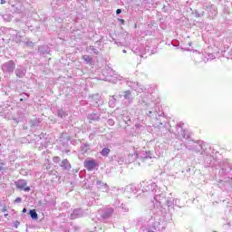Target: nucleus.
<instances>
[{
  "mask_svg": "<svg viewBox=\"0 0 232 232\" xmlns=\"http://www.w3.org/2000/svg\"><path fill=\"white\" fill-rule=\"evenodd\" d=\"M82 59H83V61H85V63H87V64H92V57H90L88 55H83Z\"/></svg>",
  "mask_w": 232,
  "mask_h": 232,
  "instance_id": "obj_12",
  "label": "nucleus"
},
{
  "mask_svg": "<svg viewBox=\"0 0 232 232\" xmlns=\"http://www.w3.org/2000/svg\"><path fill=\"white\" fill-rule=\"evenodd\" d=\"M159 226H160V222L155 223V225H154L155 229H157V227H159Z\"/></svg>",
  "mask_w": 232,
  "mask_h": 232,
  "instance_id": "obj_22",
  "label": "nucleus"
},
{
  "mask_svg": "<svg viewBox=\"0 0 232 232\" xmlns=\"http://www.w3.org/2000/svg\"><path fill=\"white\" fill-rule=\"evenodd\" d=\"M61 167L64 168V169H70V162H68V160H63L61 163Z\"/></svg>",
  "mask_w": 232,
  "mask_h": 232,
  "instance_id": "obj_7",
  "label": "nucleus"
},
{
  "mask_svg": "<svg viewBox=\"0 0 232 232\" xmlns=\"http://www.w3.org/2000/svg\"><path fill=\"white\" fill-rule=\"evenodd\" d=\"M21 33H16V38H15V42L16 43H21Z\"/></svg>",
  "mask_w": 232,
  "mask_h": 232,
  "instance_id": "obj_16",
  "label": "nucleus"
},
{
  "mask_svg": "<svg viewBox=\"0 0 232 232\" xmlns=\"http://www.w3.org/2000/svg\"><path fill=\"white\" fill-rule=\"evenodd\" d=\"M16 188L22 189L23 191H30V187H26V180L19 179L16 182Z\"/></svg>",
  "mask_w": 232,
  "mask_h": 232,
  "instance_id": "obj_3",
  "label": "nucleus"
},
{
  "mask_svg": "<svg viewBox=\"0 0 232 232\" xmlns=\"http://www.w3.org/2000/svg\"><path fill=\"white\" fill-rule=\"evenodd\" d=\"M121 12H122V10H121V9H117V10H116V14H121Z\"/></svg>",
  "mask_w": 232,
  "mask_h": 232,
  "instance_id": "obj_24",
  "label": "nucleus"
},
{
  "mask_svg": "<svg viewBox=\"0 0 232 232\" xmlns=\"http://www.w3.org/2000/svg\"><path fill=\"white\" fill-rule=\"evenodd\" d=\"M107 122H108L109 126H113L115 124V121L111 119L108 120Z\"/></svg>",
  "mask_w": 232,
  "mask_h": 232,
  "instance_id": "obj_19",
  "label": "nucleus"
},
{
  "mask_svg": "<svg viewBox=\"0 0 232 232\" xmlns=\"http://www.w3.org/2000/svg\"><path fill=\"white\" fill-rule=\"evenodd\" d=\"M23 213H26V208H24V209H23Z\"/></svg>",
  "mask_w": 232,
  "mask_h": 232,
  "instance_id": "obj_28",
  "label": "nucleus"
},
{
  "mask_svg": "<svg viewBox=\"0 0 232 232\" xmlns=\"http://www.w3.org/2000/svg\"><path fill=\"white\" fill-rule=\"evenodd\" d=\"M79 217H82V210L81 208L74 209L72 214H71L72 220H75Z\"/></svg>",
  "mask_w": 232,
  "mask_h": 232,
  "instance_id": "obj_5",
  "label": "nucleus"
},
{
  "mask_svg": "<svg viewBox=\"0 0 232 232\" xmlns=\"http://www.w3.org/2000/svg\"><path fill=\"white\" fill-rule=\"evenodd\" d=\"M123 53H126V50H123Z\"/></svg>",
  "mask_w": 232,
  "mask_h": 232,
  "instance_id": "obj_29",
  "label": "nucleus"
},
{
  "mask_svg": "<svg viewBox=\"0 0 232 232\" xmlns=\"http://www.w3.org/2000/svg\"><path fill=\"white\" fill-rule=\"evenodd\" d=\"M120 21H121V23L122 24H124V20L120 19Z\"/></svg>",
  "mask_w": 232,
  "mask_h": 232,
  "instance_id": "obj_26",
  "label": "nucleus"
},
{
  "mask_svg": "<svg viewBox=\"0 0 232 232\" xmlns=\"http://www.w3.org/2000/svg\"><path fill=\"white\" fill-rule=\"evenodd\" d=\"M92 99L94 101V106H99V101L101 99V96H99V94H95L92 96Z\"/></svg>",
  "mask_w": 232,
  "mask_h": 232,
  "instance_id": "obj_10",
  "label": "nucleus"
},
{
  "mask_svg": "<svg viewBox=\"0 0 232 232\" xmlns=\"http://www.w3.org/2000/svg\"><path fill=\"white\" fill-rule=\"evenodd\" d=\"M110 213H113V210H111Z\"/></svg>",
  "mask_w": 232,
  "mask_h": 232,
  "instance_id": "obj_31",
  "label": "nucleus"
},
{
  "mask_svg": "<svg viewBox=\"0 0 232 232\" xmlns=\"http://www.w3.org/2000/svg\"><path fill=\"white\" fill-rule=\"evenodd\" d=\"M101 153H102V157H108V155H110V149L104 148L102 150Z\"/></svg>",
  "mask_w": 232,
  "mask_h": 232,
  "instance_id": "obj_11",
  "label": "nucleus"
},
{
  "mask_svg": "<svg viewBox=\"0 0 232 232\" xmlns=\"http://www.w3.org/2000/svg\"><path fill=\"white\" fill-rule=\"evenodd\" d=\"M5 3H6V1L1 0V5H5Z\"/></svg>",
  "mask_w": 232,
  "mask_h": 232,
  "instance_id": "obj_25",
  "label": "nucleus"
},
{
  "mask_svg": "<svg viewBox=\"0 0 232 232\" xmlns=\"http://www.w3.org/2000/svg\"><path fill=\"white\" fill-rule=\"evenodd\" d=\"M87 52H90V53L92 52V53H95V55H99V50L93 46L88 47Z\"/></svg>",
  "mask_w": 232,
  "mask_h": 232,
  "instance_id": "obj_9",
  "label": "nucleus"
},
{
  "mask_svg": "<svg viewBox=\"0 0 232 232\" xmlns=\"http://www.w3.org/2000/svg\"><path fill=\"white\" fill-rule=\"evenodd\" d=\"M123 97L124 99H127L128 101H130V97H131V92H130V91L123 92Z\"/></svg>",
  "mask_w": 232,
  "mask_h": 232,
  "instance_id": "obj_15",
  "label": "nucleus"
},
{
  "mask_svg": "<svg viewBox=\"0 0 232 232\" xmlns=\"http://www.w3.org/2000/svg\"><path fill=\"white\" fill-rule=\"evenodd\" d=\"M16 77H24V73H26V71L25 70H21V69H17L16 72Z\"/></svg>",
  "mask_w": 232,
  "mask_h": 232,
  "instance_id": "obj_8",
  "label": "nucleus"
},
{
  "mask_svg": "<svg viewBox=\"0 0 232 232\" xmlns=\"http://www.w3.org/2000/svg\"><path fill=\"white\" fill-rule=\"evenodd\" d=\"M21 200H22L21 198H16L14 202L19 203V202H21Z\"/></svg>",
  "mask_w": 232,
  "mask_h": 232,
  "instance_id": "obj_23",
  "label": "nucleus"
},
{
  "mask_svg": "<svg viewBox=\"0 0 232 232\" xmlns=\"http://www.w3.org/2000/svg\"><path fill=\"white\" fill-rule=\"evenodd\" d=\"M4 19H6V15L4 16Z\"/></svg>",
  "mask_w": 232,
  "mask_h": 232,
  "instance_id": "obj_30",
  "label": "nucleus"
},
{
  "mask_svg": "<svg viewBox=\"0 0 232 232\" xmlns=\"http://www.w3.org/2000/svg\"><path fill=\"white\" fill-rule=\"evenodd\" d=\"M96 164L93 160H86L84 161V168L88 169L89 171H92V169H95Z\"/></svg>",
  "mask_w": 232,
  "mask_h": 232,
  "instance_id": "obj_4",
  "label": "nucleus"
},
{
  "mask_svg": "<svg viewBox=\"0 0 232 232\" xmlns=\"http://www.w3.org/2000/svg\"><path fill=\"white\" fill-rule=\"evenodd\" d=\"M58 115L59 117H64L66 115V112H64V111L62 110L58 111Z\"/></svg>",
  "mask_w": 232,
  "mask_h": 232,
  "instance_id": "obj_18",
  "label": "nucleus"
},
{
  "mask_svg": "<svg viewBox=\"0 0 232 232\" xmlns=\"http://www.w3.org/2000/svg\"><path fill=\"white\" fill-rule=\"evenodd\" d=\"M181 135L183 137V139H188L189 136L188 134H186V130H181Z\"/></svg>",
  "mask_w": 232,
  "mask_h": 232,
  "instance_id": "obj_17",
  "label": "nucleus"
},
{
  "mask_svg": "<svg viewBox=\"0 0 232 232\" xmlns=\"http://www.w3.org/2000/svg\"><path fill=\"white\" fill-rule=\"evenodd\" d=\"M89 119L91 121H99V114H90Z\"/></svg>",
  "mask_w": 232,
  "mask_h": 232,
  "instance_id": "obj_14",
  "label": "nucleus"
},
{
  "mask_svg": "<svg viewBox=\"0 0 232 232\" xmlns=\"http://www.w3.org/2000/svg\"><path fill=\"white\" fill-rule=\"evenodd\" d=\"M148 115H149V117L151 116V111H149Z\"/></svg>",
  "mask_w": 232,
  "mask_h": 232,
  "instance_id": "obj_27",
  "label": "nucleus"
},
{
  "mask_svg": "<svg viewBox=\"0 0 232 232\" xmlns=\"http://www.w3.org/2000/svg\"><path fill=\"white\" fill-rule=\"evenodd\" d=\"M2 70L3 72L10 73L15 70V63L12 61H9L2 65Z\"/></svg>",
  "mask_w": 232,
  "mask_h": 232,
  "instance_id": "obj_1",
  "label": "nucleus"
},
{
  "mask_svg": "<svg viewBox=\"0 0 232 232\" xmlns=\"http://www.w3.org/2000/svg\"><path fill=\"white\" fill-rule=\"evenodd\" d=\"M29 214H30L31 218H33V220H36L37 212H35V210H30Z\"/></svg>",
  "mask_w": 232,
  "mask_h": 232,
  "instance_id": "obj_13",
  "label": "nucleus"
},
{
  "mask_svg": "<svg viewBox=\"0 0 232 232\" xmlns=\"http://www.w3.org/2000/svg\"><path fill=\"white\" fill-rule=\"evenodd\" d=\"M137 157H139L140 159H142V160H144L146 159H151V152L141 150L140 152L135 153V158L137 159Z\"/></svg>",
  "mask_w": 232,
  "mask_h": 232,
  "instance_id": "obj_2",
  "label": "nucleus"
},
{
  "mask_svg": "<svg viewBox=\"0 0 232 232\" xmlns=\"http://www.w3.org/2000/svg\"><path fill=\"white\" fill-rule=\"evenodd\" d=\"M97 188L99 189H102V191H105V192L108 191V185L101 181H97Z\"/></svg>",
  "mask_w": 232,
  "mask_h": 232,
  "instance_id": "obj_6",
  "label": "nucleus"
},
{
  "mask_svg": "<svg viewBox=\"0 0 232 232\" xmlns=\"http://www.w3.org/2000/svg\"><path fill=\"white\" fill-rule=\"evenodd\" d=\"M20 224L21 223L19 221H14V227L17 228V227H19Z\"/></svg>",
  "mask_w": 232,
  "mask_h": 232,
  "instance_id": "obj_20",
  "label": "nucleus"
},
{
  "mask_svg": "<svg viewBox=\"0 0 232 232\" xmlns=\"http://www.w3.org/2000/svg\"><path fill=\"white\" fill-rule=\"evenodd\" d=\"M59 160H60L59 157H54V158H53V161H54V162H59Z\"/></svg>",
  "mask_w": 232,
  "mask_h": 232,
  "instance_id": "obj_21",
  "label": "nucleus"
}]
</instances>
